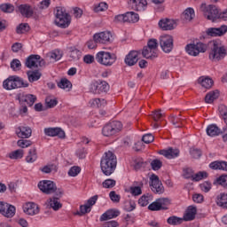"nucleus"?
I'll return each instance as SVG.
<instances>
[{
	"label": "nucleus",
	"mask_w": 227,
	"mask_h": 227,
	"mask_svg": "<svg viewBox=\"0 0 227 227\" xmlns=\"http://www.w3.org/2000/svg\"><path fill=\"white\" fill-rule=\"evenodd\" d=\"M117 164L116 155H114L113 152L108 151L105 153L100 161L102 173L105 174L106 176H111V175L116 171Z\"/></svg>",
	"instance_id": "nucleus-1"
},
{
	"label": "nucleus",
	"mask_w": 227,
	"mask_h": 227,
	"mask_svg": "<svg viewBox=\"0 0 227 227\" xmlns=\"http://www.w3.org/2000/svg\"><path fill=\"white\" fill-rule=\"evenodd\" d=\"M211 51L209 52V59L211 61H221L226 56V46L223 45L219 41H213L209 43Z\"/></svg>",
	"instance_id": "nucleus-2"
},
{
	"label": "nucleus",
	"mask_w": 227,
	"mask_h": 227,
	"mask_svg": "<svg viewBox=\"0 0 227 227\" xmlns=\"http://www.w3.org/2000/svg\"><path fill=\"white\" fill-rule=\"evenodd\" d=\"M29 83L24 82V80L17 75L9 76L3 82L4 90L10 91L12 90H18V88H27Z\"/></svg>",
	"instance_id": "nucleus-3"
},
{
	"label": "nucleus",
	"mask_w": 227,
	"mask_h": 227,
	"mask_svg": "<svg viewBox=\"0 0 227 227\" xmlns=\"http://www.w3.org/2000/svg\"><path fill=\"white\" fill-rule=\"evenodd\" d=\"M55 24L59 27L62 29H66L70 26L71 19L70 15L67 12L65 8L63 7H57L56 13H55Z\"/></svg>",
	"instance_id": "nucleus-4"
},
{
	"label": "nucleus",
	"mask_w": 227,
	"mask_h": 227,
	"mask_svg": "<svg viewBox=\"0 0 227 227\" xmlns=\"http://www.w3.org/2000/svg\"><path fill=\"white\" fill-rule=\"evenodd\" d=\"M123 129V124L119 121H113L103 127L102 134L106 137H111L116 136L119 132H121Z\"/></svg>",
	"instance_id": "nucleus-5"
},
{
	"label": "nucleus",
	"mask_w": 227,
	"mask_h": 227,
	"mask_svg": "<svg viewBox=\"0 0 227 227\" xmlns=\"http://www.w3.org/2000/svg\"><path fill=\"white\" fill-rule=\"evenodd\" d=\"M96 61L104 67H113L116 62V55L108 51H99L96 55Z\"/></svg>",
	"instance_id": "nucleus-6"
},
{
	"label": "nucleus",
	"mask_w": 227,
	"mask_h": 227,
	"mask_svg": "<svg viewBox=\"0 0 227 227\" xmlns=\"http://www.w3.org/2000/svg\"><path fill=\"white\" fill-rule=\"evenodd\" d=\"M47 63L40 55H30L27 58L25 66L27 68H43Z\"/></svg>",
	"instance_id": "nucleus-7"
},
{
	"label": "nucleus",
	"mask_w": 227,
	"mask_h": 227,
	"mask_svg": "<svg viewBox=\"0 0 227 227\" xmlns=\"http://www.w3.org/2000/svg\"><path fill=\"white\" fill-rule=\"evenodd\" d=\"M201 11L203 12L204 17L207 19V20L215 22V20L219 19V9H217L215 5L202 6Z\"/></svg>",
	"instance_id": "nucleus-8"
},
{
	"label": "nucleus",
	"mask_w": 227,
	"mask_h": 227,
	"mask_svg": "<svg viewBox=\"0 0 227 227\" xmlns=\"http://www.w3.org/2000/svg\"><path fill=\"white\" fill-rule=\"evenodd\" d=\"M185 51L189 56H199L200 52H207V44L203 43H190L185 46Z\"/></svg>",
	"instance_id": "nucleus-9"
},
{
	"label": "nucleus",
	"mask_w": 227,
	"mask_h": 227,
	"mask_svg": "<svg viewBox=\"0 0 227 227\" xmlns=\"http://www.w3.org/2000/svg\"><path fill=\"white\" fill-rule=\"evenodd\" d=\"M110 86L109 83L106 81L98 80L93 82L90 86L91 93L95 95H100L102 93H107L109 91Z\"/></svg>",
	"instance_id": "nucleus-10"
},
{
	"label": "nucleus",
	"mask_w": 227,
	"mask_h": 227,
	"mask_svg": "<svg viewBox=\"0 0 227 227\" xmlns=\"http://www.w3.org/2000/svg\"><path fill=\"white\" fill-rule=\"evenodd\" d=\"M150 182L151 191L154 194H164V185H162V182L159 179V176L153 174L150 177Z\"/></svg>",
	"instance_id": "nucleus-11"
},
{
	"label": "nucleus",
	"mask_w": 227,
	"mask_h": 227,
	"mask_svg": "<svg viewBox=\"0 0 227 227\" xmlns=\"http://www.w3.org/2000/svg\"><path fill=\"white\" fill-rule=\"evenodd\" d=\"M160 45L167 54L173 51V36L169 35H161L160 37Z\"/></svg>",
	"instance_id": "nucleus-12"
},
{
	"label": "nucleus",
	"mask_w": 227,
	"mask_h": 227,
	"mask_svg": "<svg viewBox=\"0 0 227 227\" xmlns=\"http://www.w3.org/2000/svg\"><path fill=\"white\" fill-rule=\"evenodd\" d=\"M38 188L43 194H54L56 184L51 180H43L38 183Z\"/></svg>",
	"instance_id": "nucleus-13"
},
{
	"label": "nucleus",
	"mask_w": 227,
	"mask_h": 227,
	"mask_svg": "<svg viewBox=\"0 0 227 227\" xmlns=\"http://www.w3.org/2000/svg\"><path fill=\"white\" fill-rule=\"evenodd\" d=\"M15 206L0 201V214L4 215V217L12 218L15 215Z\"/></svg>",
	"instance_id": "nucleus-14"
},
{
	"label": "nucleus",
	"mask_w": 227,
	"mask_h": 227,
	"mask_svg": "<svg viewBox=\"0 0 227 227\" xmlns=\"http://www.w3.org/2000/svg\"><path fill=\"white\" fill-rule=\"evenodd\" d=\"M93 40L97 43H109L113 40V35L109 31L100 32L93 35Z\"/></svg>",
	"instance_id": "nucleus-15"
},
{
	"label": "nucleus",
	"mask_w": 227,
	"mask_h": 227,
	"mask_svg": "<svg viewBox=\"0 0 227 227\" xmlns=\"http://www.w3.org/2000/svg\"><path fill=\"white\" fill-rule=\"evenodd\" d=\"M226 33V25H222L220 27H209L206 31V35H207V36H224Z\"/></svg>",
	"instance_id": "nucleus-16"
},
{
	"label": "nucleus",
	"mask_w": 227,
	"mask_h": 227,
	"mask_svg": "<svg viewBox=\"0 0 227 227\" xmlns=\"http://www.w3.org/2000/svg\"><path fill=\"white\" fill-rule=\"evenodd\" d=\"M158 24L162 31H173L176 27V21L168 18L160 20Z\"/></svg>",
	"instance_id": "nucleus-17"
},
{
	"label": "nucleus",
	"mask_w": 227,
	"mask_h": 227,
	"mask_svg": "<svg viewBox=\"0 0 227 227\" xmlns=\"http://www.w3.org/2000/svg\"><path fill=\"white\" fill-rule=\"evenodd\" d=\"M44 134L50 137H56V136L60 139L66 137L65 131L61 128H46L44 129Z\"/></svg>",
	"instance_id": "nucleus-18"
},
{
	"label": "nucleus",
	"mask_w": 227,
	"mask_h": 227,
	"mask_svg": "<svg viewBox=\"0 0 227 227\" xmlns=\"http://www.w3.org/2000/svg\"><path fill=\"white\" fill-rule=\"evenodd\" d=\"M19 101H20V104H21V106H24V104H27V106H29V107H31L36 102V96L33 94H25L19 97Z\"/></svg>",
	"instance_id": "nucleus-19"
},
{
	"label": "nucleus",
	"mask_w": 227,
	"mask_h": 227,
	"mask_svg": "<svg viewBox=\"0 0 227 227\" xmlns=\"http://www.w3.org/2000/svg\"><path fill=\"white\" fill-rule=\"evenodd\" d=\"M160 155H163L166 159H176L180 155V150L169 147L167 150L159 151Z\"/></svg>",
	"instance_id": "nucleus-20"
},
{
	"label": "nucleus",
	"mask_w": 227,
	"mask_h": 227,
	"mask_svg": "<svg viewBox=\"0 0 227 227\" xmlns=\"http://www.w3.org/2000/svg\"><path fill=\"white\" fill-rule=\"evenodd\" d=\"M146 4H148L146 0H129L131 9L136 12H144L145 8H146Z\"/></svg>",
	"instance_id": "nucleus-21"
},
{
	"label": "nucleus",
	"mask_w": 227,
	"mask_h": 227,
	"mask_svg": "<svg viewBox=\"0 0 227 227\" xmlns=\"http://www.w3.org/2000/svg\"><path fill=\"white\" fill-rule=\"evenodd\" d=\"M16 134L18 137H20L21 139H27L31 137V134H33V130L29 127H19L16 129Z\"/></svg>",
	"instance_id": "nucleus-22"
},
{
	"label": "nucleus",
	"mask_w": 227,
	"mask_h": 227,
	"mask_svg": "<svg viewBox=\"0 0 227 227\" xmlns=\"http://www.w3.org/2000/svg\"><path fill=\"white\" fill-rule=\"evenodd\" d=\"M24 212L27 215H36V214L40 213V208L36 203L28 202L24 207Z\"/></svg>",
	"instance_id": "nucleus-23"
},
{
	"label": "nucleus",
	"mask_w": 227,
	"mask_h": 227,
	"mask_svg": "<svg viewBox=\"0 0 227 227\" xmlns=\"http://www.w3.org/2000/svg\"><path fill=\"white\" fill-rule=\"evenodd\" d=\"M137 56H138L137 51H129V53L126 56L124 59L126 65H128V67H134V65H136V63H137V61L139 60Z\"/></svg>",
	"instance_id": "nucleus-24"
},
{
	"label": "nucleus",
	"mask_w": 227,
	"mask_h": 227,
	"mask_svg": "<svg viewBox=\"0 0 227 227\" xmlns=\"http://www.w3.org/2000/svg\"><path fill=\"white\" fill-rule=\"evenodd\" d=\"M18 10L20 13H21V15L23 17H26L27 19L33 17V13H35L33 8H31L29 4H20V6H18Z\"/></svg>",
	"instance_id": "nucleus-25"
},
{
	"label": "nucleus",
	"mask_w": 227,
	"mask_h": 227,
	"mask_svg": "<svg viewBox=\"0 0 227 227\" xmlns=\"http://www.w3.org/2000/svg\"><path fill=\"white\" fill-rule=\"evenodd\" d=\"M198 214V209L194 206H189L186 209V213L184 215V221H194Z\"/></svg>",
	"instance_id": "nucleus-26"
},
{
	"label": "nucleus",
	"mask_w": 227,
	"mask_h": 227,
	"mask_svg": "<svg viewBox=\"0 0 227 227\" xmlns=\"http://www.w3.org/2000/svg\"><path fill=\"white\" fill-rule=\"evenodd\" d=\"M118 215H120L119 210L109 209L100 216L99 221H109V219H114V217H118Z\"/></svg>",
	"instance_id": "nucleus-27"
},
{
	"label": "nucleus",
	"mask_w": 227,
	"mask_h": 227,
	"mask_svg": "<svg viewBox=\"0 0 227 227\" xmlns=\"http://www.w3.org/2000/svg\"><path fill=\"white\" fill-rule=\"evenodd\" d=\"M142 56L143 58H145V59H155L158 55L155 50L148 48V46H145L142 51Z\"/></svg>",
	"instance_id": "nucleus-28"
},
{
	"label": "nucleus",
	"mask_w": 227,
	"mask_h": 227,
	"mask_svg": "<svg viewBox=\"0 0 227 227\" xmlns=\"http://www.w3.org/2000/svg\"><path fill=\"white\" fill-rule=\"evenodd\" d=\"M48 207L50 208H52L55 212H58L59 208L63 207V204H61V201H59V199H55L54 197L50 198L47 200Z\"/></svg>",
	"instance_id": "nucleus-29"
},
{
	"label": "nucleus",
	"mask_w": 227,
	"mask_h": 227,
	"mask_svg": "<svg viewBox=\"0 0 227 227\" xmlns=\"http://www.w3.org/2000/svg\"><path fill=\"white\" fill-rule=\"evenodd\" d=\"M210 169L227 171V161H213L209 164Z\"/></svg>",
	"instance_id": "nucleus-30"
},
{
	"label": "nucleus",
	"mask_w": 227,
	"mask_h": 227,
	"mask_svg": "<svg viewBox=\"0 0 227 227\" xmlns=\"http://www.w3.org/2000/svg\"><path fill=\"white\" fill-rule=\"evenodd\" d=\"M198 82L206 90H210V88L214 86V80H212L210 77L201 76L199 78Z\"/></svg>",
	"instance_id": "nucleus-31"
},
{
	"label": "nucleus",
	"mask_w": 227,
	"mask_h": 227,
	"mask_svg": "<svg viewBox=\"0 0 227 227\" xmlns=\"http://www.w3.org/2000/svg\"><path fill=\"white\" fill-rule=\"evenodd\" d=\"M206 132L210 137H215V136H219V134L222 133L221 129H219L215 124L208 125Z\"/></svg>",
	"instance_id": "nucleus-32"
},
{
	"label": "nucleus",
	"mask_w": 227,
	"mask_h": 227,
	"mask_svg": "<svg viewBox=\"0 0 227 227\" xmlns=\"http://www.w3.org/2000/svg\"><path fill=\"white\" fill-rule=\"evenodd\" d=\"M38 159V155L36 154V147H33L28 151V154L26 157V162L28 164H33Z\"/></svg>",
	"instance_id": "nucleus-33"
},
{
	"label": "nucleus",
	"mask_w": 227,
	"mask_h": 227,
	"mask_svg": "<svg viewBox=\"0 0 227 227\" xmlns=\"http://www.w3.org/2000/svg\"><path fill=\"white\" fill-rule=\"evenodd\" d=\"M216 205L221 208H227V193H220L216 197Z\"/></svg>",
	"instance_id": "nucleus-34"
},
{
	"label": "nucleus",
	"mask_w": 227,
	"mask_h": 227,
	"mask_svg": "<svg viewBox=\"0 0 227 227\" xmlns=\"http://www.w3.org/2000/svg\"><path fill=\"white\" fill-rule=\"evenodd\" d=\"M27 75L29 82H35L42 77V73L39 70L27 71Z\"/></svg>",
	"instance_id": "nucleus-35"
},
{
	"label": "nucleus",
	"mask_w": 227,
	"mask_h": 227,
	"mask_svg": "<svg viewBox=\"0 0 227 227\" xmlns=\"http://www.w3.org/2000/svg\"><path fill=\"white\" fill-rule=\"evenodd\" d=\"M146 166H148V163L145 162V160H143V158H137L134 160L133 168L135 171L145 169Z\"/></svg>",
	"instance_id": "nucleus-36"
},
{
	"label": "nucleus",
	"mask_w": 227,
	"mask_h": 227,
	"mask_svg": "<svg viewBox=\"0 0 227 227\" xmlns=\"http://www.w3.org/2000/svg\"><path fill=\"white\" fill-rule=\"evenodd\" d=\"M216 98H219V90H212L206 95L205 102L206 104H212Z\"/></svg>",
	"instance_id": "nucleus-37"
},
{
	"label": "nucleus",
	"mask_w": 227,
	"mask_h": 227,
	"mask_svg": "<svg viewBox=\"0 0 227 227\" xmlns=\"http://www.w3.org/2000/svg\"><path fill=\"white\" fill-rule=\"evenodd\" d=\"M81 51L77 48H69V58H71V61H79V59H81Z\"/></svg>",
	"instance_id": "nucleus-38"
},
{
	"label": "nucleus",
	"mask_w": 227,
	"mask_h": 227,
	"mask_svg": "<svg viewBox=\"0 0 227 227\" xmlns=\"http://www.w3.org/2000/svg\"><path fill=\"white\" fill-rule=\"evenodd\" d=\"M126 15V22H129L132 24H136V22H139V14L134 12H128L125 13Z\"/></svg>",
	"instance_id": "nucleus-39"
},
{
	"label": "nucleus",
	"mask_w": 227,
	"mask_h": 227,
	"mask_svg": "<svg viewBox=\"0 0 227 227\" xmlns=\"http://www.w3.org/2000/svg\"><path fill=\"white\" fill-rule=\"evenodd\" d=\"M214 185H221L223 189L227 191V175H222L214 181Z\"/></svg>",
	"instance_id": "nucleus-40"
},
{
	"label": "nucleus",
	"mask_w": 227,
	"mask_h": 227,
	"mask_svg": "<svg viewBox=\"0 0 227 227\" xmlns=\"http://www.w3.org/2000/svg\"><path fill=\"white\" fill-rule=\"evenodd\" d=\"M58 87L61 88V90H67V91H70V90H72V82L67 78H62L58 82Z\"/></svg>",
	"instance_id": "nucleus-41"
},
{
	"label": "nucleus",
	"mask_w": 227,
	"mask_h": 227,
	"mask_svg": "<svg viewBox=\"0 0 227 227\" xmlns=\"http://www.w3.org/2000/svg\"><path fill=\"white\" fill-rule=\"evenodd\" d=\"M167 223L170 224V226H178V224L184 223V218L172 215L168 218Z\"/></svg>",
	"instance_id": "nucleus-42"
},
{
	"label": "nucleus",
	"mask_w": 227,
	"mask_h": 227,
	"mask_svg": "<svg viewBox=\"0 0 227 227\" xmlns=\"http://www.w3.org/2000/svg\"><path fill=\"white\" fill-rule=\"evenodd\" d=\"M182 18L188 22H191L192 19H194V9L187 8L182 14Z\"/></svg>",
	"instance_id": "nucleus-43"
},
{
	"label": "nucleus",
	"mask_w": 227,
	"mask_h": 227,
	"mask_svg": "<svg viewBox=\"0 0 227 227\" xmlns=\"http://www.w3.org/2000/svg\"><path fill=\"white\" fill-rule=\"evenodd\" d=\"M29 24L27 23H20L17 27H16V33L17 35H24V33H27L29 31Z\"/></svg>",
	"instance_id": "nucleus-44"
},
{
	"label": "nucleus",
	"mask_w": 227,
	"mask_h": 227,
	"mask_svg": "<svg viewBox=\"0 0 227 227\" xmlns=\"http://www.w3.org/2000/svg\"><path fill=\"white\" fill-rule=\"evenodd\" d=\"M208 176V173L206 171H200L197 174H194L192 177V182H200V180H203V178H207Z\"/></svg>",
	"instance_id": "nucleus-45"
},
{
	"label": "nucleus",
	"mask_w": 227,
	"mask_h": 227,
	"mask_svg": "<svg viewBox=\"0 0 227 227\" xmlns=\"http://www.w3.org/2000/svg\"><path fill=\"white\" fill-rule=\"evenodd\" d=\"M151 200H152V195L150 193H147L146 195H143L138 200V205H140V207H146L150 203Z\"/></svg>",
	"instance_id": "nucleus-46"
},
{
	"label": "nucleus",
	"mask_w": 227,
	"mask_h": 227,
	"mask_svg": "<svg viewBox=\"0 0 227 227\" xmlns=\"http://www.w3.org/2000/svg\"><path fill=\"white\" fill-rule=\"evenodd\" d=\"M158 203H160L161 210H168V207L171 205V200L168 198H160L158 199Z\"/></svg>",
	"instance_id": "nucleus-47"
},
{
	"label": "nucleus",
	"mask_w": 227,
	"mask_h": 227,
	"mask_svg": "<svg viewBox=\"0 0 227 227\" xmlns=\"http://www.w3.org/2000/svg\"><path fill=\"white\" fill-rule=\"evenodd\" d=\"M90 104L91 107H102L103 106H106L107 102L106 101V99L94 98L90 101Z\"/></svg>",
	"instance_id": "nucleus-48"
},
{
	"label": "nucleus",
	"mask_w": 227,
	"mask_h": 227,
	"mask_svg": "<svg viewBox=\"0 0 227 227\" xmlns=\"http://www.w3.org/2000/svg\"><path fill=\"white\" fill-rule=\"evenodd\" d=\"M24 157V150L18 149L9 153V158L12 160L22 159Z\"/></svg>",
	"instance_id": "nucleus-49"
},
{
	"label": "nucleus",
	"mask_w": 227,
	"mask_h": 227,
	"mask_svg": "<svg viewBox=\"0 0 227 227\" xmlns=\"http://www.w3.org/2000/svg\"><path fill=\"white\" fill-rule=\"evenodd\" d=\"M194 175V170L192 168L185 167L183 168V176L186 180H192V176Z\"/></svg>",
	"instance_id": "nucleus-50"
},
{
	"label": "nucleus",
	"mask_w": 227,
	"mask_h": 227,
	"mask_svg": "<svg viewBox=\"0 0 227 227\" xmlns=\"http://www.w3.org/2000/svg\"><path fill=\"white\" fill-rule=\"evenodd\" d=\"M169 120L174 127H176V129H180V127H182V118L176 115H171Z\"/></svg>",
	"instance_id": "nucleus-51"
},
{
	"label": "nucleus",
	"mask_w": 227,
	"mask_h": 227,
	"mask_svg": "<svg viewBox=\"0 0 227 227\" xmlns=\"http://www.w3.org/2000/svg\"><path fill=\"white\" fill-rule=\"evenodd\" d=\"M0 10L4 13H12L15 10V7L12 4H3L0 5Z\"/></svg>",
	"instance_id": "nucleus-52"
},
{
	"label": "nucleus",
	"mask_w": 227,
	"mask_h": 227,
	"mask_svg": "<svg viewBox=\"0 0 227 227\" xmlns=\"http://www.w3.org/2000/svg\"><path fill=\"white\" fill-rule=\"evenodd\" d=\"M11 68L13 70V72H19L20 68H22V64L20 63V60L14 59L11 62Z\"/></svg>",
	"instance_id": "nucleus-53"
},
{
	"label": "nucleus",
	"mask_w": 227,
	"mask_h": 227,
	"mask_svg": "<svg viewBox=\"0 0 227 227\" xmlns=\"http://www.w3.org/2000/svg\"><path fill=\"white\" fill-rule=\"evenodd\" d=\"M200 191L203 192H210L212 189V183L209 181H205L202 184H200Z\"/></svg>",
	"instance_id": "nucleus-54"
},
{
	"label": "nucleus",
	"mask_w": 227,
	"mask_h": 227,
	"mask_svg": "<svg viewBox=\"0 0 227 227\" xmlns=\"http://www.w3.org/2000/svg\"><path fill=\"white\" fill-rule=\"evenodd\" d=\"M17 145L20 146V148H28V146L33 145V142L27 139H20L18 140Z\"/></svg>",
	"instance_id": "nucleus-55"
},
{
	"label": "nucleus",
	"mask_w": 227,
	"mask_h": 227,
	"mask_svg": "<svg viewBox=\"0 0 227 227\" xmlns=\"http://www.w3.org/2000/svg\"><path fill=\"white\" fill-rule=\"evenodd\" d=\"M102 185L105 189H113V187H114V185H116V180H114V179H106L103 182Z\"/></svg>",
	"instance_id": "nucleus-56"
},
{
	"label": "nucleus",
	"mask_w": 227,
	"mask_h": 227,
	"mask_svg": "<svg viewBox=\"0 0 227 227\" xmlns=\"http://www.w3.org/2000/svg\"><path fill=\"white\" fill-rule=\"evenodd\" d=\"M148 209L151 210L152 212H159V210H162L158 200H156V201L151 203L148 206Z\"/></svg>",
	"instance_id": "nucleus-57"
},
{
	"label": "nucleus",
	"mask_w": 227,
	"mask_h": 227,
	"mask_svg": "<svg viewBox=\"0 0 227 227\" xmlns=\"http://www.w3.org/2000/svg\"><path fill=\"white\" fill-rule=\"evenodd\" d=\"M91 209L86 204L80 206V211L76 212V215H84L85 214H90Z\"/></svg>",
	"instance_id": "nucleus-58"
},
{
	"label": "nucleus",
	"mask_w": 227,
	"mask_h": 227,
	"mask_svg": "<svg viewBox=\"0 0 227 227\" xmlns=\"http://www.w3.org/2000/svg\"><path fill=\"white\" fill-rule=\"evenodd\" d=\"M56 169V166L54 164H51V165H45L44 167L39 168V170L42 171V173H45L47 175H49V173H52V170Z\"/></svg>",
	"instance_id": "nucleus-59"
},
{
	"label": "nucleus",
	"mask_w": 227,
	"mask_h": 227,
	"mask_svg": "<svg viewBox=\"0 0 227 227\" xmlns=\"http://www.w3.org/2000/svg\"><path fill=\"white\" fill-rule=\"evenodd\" d=\"M155 137L152 133H147L142 137V141L145 143V145H150V143H153Z\"/></svg>",
	"instance_id": "nucleus-60"
},
{
	"label": "nucleus",
	"mask_w": 227,
	"mask_h": 227,
	"mask_svg": "<svg viewBox=\"0 0 227 227\" xmlns=\"http://www.w3.org/2000/svg\"><path fill=\"white\" fill-rule=\"evenodd\" d=\"M107 10V4L106 2H101L94 7V12L98 13V12H106Z\"/></svg>",
	"instance_id": "nucleus-61"
},
{
	"label": "nucleus",
	"mask_w": 227,
	"mask_h": 227,
	"mask_svg": "<svg viewBox=\"0 0 227 227\" xmlns=\"http://www.w3.org/2000/svg\"><path fill=\"white\" fill-rule=\"evenodd\" d=\"M151 167L153 171H159V169L162 168V161H160V160H153L151 162Z\"/></svg>",
	"instance_id": "nucleus-62"
},
{
	"label": "nucleus",
	"mask_w": 227,
	"mask_h": 227,
	"mask_svg": "<svg viewBox=\"0 0 227 227\" xmlns=\"http://www.w3.org/2000/svg\"><path fill=\"white\" fill-rule=\"evenodd\" d=\"M81 173V168L78 166H74L68 170L69 176H77Z\"/></svg>",
	"instance_id": "nucleus-63"
},
{
	"label": "nucleus",
	"mask_w": 227,
	"mask_h": 227,
	"mask_svg": "<svg viewBox=\"0 0 227 227\" xmlns=\"http://www.w3.org/2000/svg\"><path fill=\"white\" fill-rule=\"evenodd\" d=\"M45 103L47 107H49L50 109H52V107H56V106H58V101L51 98H46Z\"/></svg>",
	"instance_id": "nucleus-64"
}]
</instances>
